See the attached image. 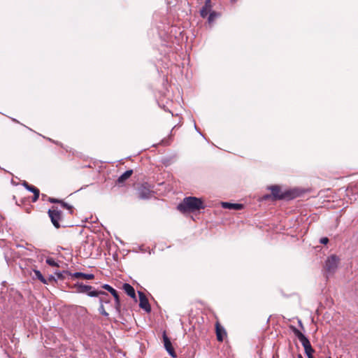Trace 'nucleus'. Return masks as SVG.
I'll list each match as a JSON object with an SVG mask.
<instances>
[{"label": "nucleus", "instance_id": "obj_1", "mask_svg": "<svg viewBox=\"0 0 358 358\" xmlns=\"http://www.w3.org/2000/svg\"><path fill=\"white\" fill-rule=\"evenodd\" d=\"M203 202L201 199L196 197L189 196L183 199V201L178 206V209L181 213H190L204 208Z\"/></svg>", "mask_w": 358, "mask_h": 358}, {"label": "nucleus", "instance_id": "obj_2", "mask_svg": "<svg viewBox=\"0 0 358 358\" xmlns=\"http://www.w3.org/2000/svg\"><path fill=\"white\" fill-rule=\"evenodd\" d=\"M292 330L295 336L299 338L303 346L308 358H313V353L314 352V350L311 347L309 340L297 329L292 327Z\"/></svg>", "mask_w": 358, "mask_h": 358}, {"label": "nucleus", "instance_id": "obj_3", "mask_svg": "<svg viewBox=\"0 0 358 358\" xmlns=\"http://www.w3.org/2000/svg\"><path fill=\"white\" fill-rule=\"evenodd\" d=\"M339 263V258L335 255H331L326 261L325 269L329 273H334Z\"/></svg>", "mask_w": 358, "mask_h": 358}, {"label": "nucleus", "instance_id": "obj_4", "mask_svg": "<svg viewBox=\"0 0 358 358\" xmlns=\"http://www.w3.org/2000/svg\"><path fill=\"white\" fill-rule=\"evenodd\" d=\"M51 222L56 228H59V221L62 220V212L57 208H52L48 211Z\"/></svg>", "mask_w": 358, "mask_h": 358}, {"label": "nucleus", "instance_id": "obj_5", "mask_svg": "<svg viewBox=\"0 0 358 358\" xmlns=\"http://www.w3.org/2000/svg\"><path fill=\"white\" fill-rule=\"evenodd\" d=\"M92 287L89 285H85L83 284L78 285V289L79 292L87 293L90 296H98L99 295H106L104 292H98L96 290H92Z\"/></svg>", "mask_w": 358, "mask_h": 358}, {"label": "nucleus", "instance_id": "obj_6", "mask_svg": "<svg viewBox=\"0 0 358 358\" xmlns=\"http://www.w3.org/2000/svg\"><path fill=\"white\" fill-rule=\"evenodd\" d=\"M103 288L106 289L107 291H108L114 296L115 306L113 307V309H115L116 310V312L119 313L120 308V301L119 295H118L117 291L108 285H103Z\"/></svg>", "mask_w": 358, "mask_h": 358}, {"label": "nucleus", "instance_id": "obj_7", "mask_svg": "<svg viewBox=\"0 0 358 358\" xmlns=\"http://www.w3.org/2000/svg\"><path fill=\"white\" fill-rule=\"evenodd\" d=\"M163 341H164V345L166 351L169 352V354L172 356L173 357H176V355L175 353L174 349L172 347L171 343L169 340V338L166 336L165 334L163 335Z\"/></svg>", "mask_w": 358, "mask_h": 358}, {"label": "nucleus", "instance_id": "obj_8", "mask_svg": "<svg viewBox=\"0 0 358 358\" xmlns=\"http://www.w3.org/2000/svg\"><path fill=\"white\" fill-rule=\"evenodd\" d=\"M268 189L271 191L272 195L275 199H280L285 198V194L282 192L281 189L279 186L273 185L269 187Z\"/></svg>", "mask_w": 358, "mask_h": 358}, {"label": "nucleus", "instance_id": "obj_9", "mask_svg": "<svg viewBox=\"0 0 358 358\" xmlns=\"http://www.w3.org/2000/svg\"><path fill=\"white\" fill-rule=\"evenodd\" d=\"M139 294V300L140 303L139 306L141 308L144 309L147 312L150 310V306L149 305L148 301L146 299L145 296L142 292H138Z\"/></svg>", "mask_w": 358, "mask_h": 358}, {"label": "nucleus", "instance_id": "obj_10", "mask_svg": "<svg viewBox=\"0 0 358 358\" xmlns=\"http://www.w3.org/2000/svg\"><path fill=\"white\" fill-rule=\"evenodd\" d=\"M211 10V4H210V0H206L205 5L201 10V15L203 17H206L209 13H210Z\"/></svg>", "mask_w": 358, "mask_h": 358}, {"label": "nucleus", "instance_id": "obj_11", "mask_svg": "<svg viewBox=\"0 0 358 358\" xmlns=\"http://www.w3.org/2000/svg\"><path fill=\"white\" fill-rule=\"evenodd\" d=\"M222 206L224 208L227 209H234V210H241L243 208V205L239 203H231L228 202H222Z\"/></svg>", "mask_w": 358, "mask_h": 358}, {"label": "nucleus", "instance_id": "obj_12", "mask_svg": "<svg viewBox=\"0 0 358 358\" xmlns=\"http://www.w3.org/2000/svg\"><path fill=\"white\" fill-rule=\"evenodd\" d=\"M123 289L124 292L131 297L135 299L136 298V293L135 290L129 284L125 283L123 285Z\"/></svg>", "mask_w": 358, "mask_h": 358}, {"label": "nucleus", "instance_id": "obj_13", "mask_svg": "<svg viewBox=\"0 0 358 358\" xmlns=\"http://www.w3.org/2000/svg\"><path fill=\"white\" fill-rule=\"evenodd\" d=\"M132 173L133 171L131 170H128L127 171H125L123 174H122L118 180H117V182L119 184H121V183H123L126 180H127L128 178H129L131 177V176L132 175Z\"/></svg>", "mask_w": 358, "mask_h": 358}, {"label": "nucleus", "instance_id": "obj_14", "mask_svg": "<svg viewBox=\"0 0 358 358\" xmlns=\"http://www.w3.org/2000/svg\"><path fill=\"white\" fill-rule=\"evenodd\" d=\"M73 277L76 278H83L87 280H92L94 278L93 274H86L83 273L77 272L73 274Z\"/></svg>", "mask_w": 358, "mask_h": 358}, {"label": "nucleus", "instance_id": "obj_15", "mask_svg": "<svg viewBox=\"0 0 358 358\" xmlns=\"http://www.w3.org/2000/svg\"><path fill=\"white\" fill-rule=\"evenodd\" d=\"M216 333H217V340L220 341H222L224 335L225 334L224 330L221 329L218 326H217Z\"/></svg>", "mask_w": 358, "mask_h": 358}, {"label": "nucleus", "instance_id": "obj_16", "mask_svg": "<svg viewBox=\"0 0 358 358\" xmlns=\"http://www.w3.org/2000/svg\"><path fill=\"white\" fill-rule=\"evenodd\" d=\"M34 274L36 275V277L40 280L44 284H46L47 283V281L44 278V277L43 276V275L41 274V273L38 271V270H34Z\"/></svg>", "mask_w": 358, "mask_h": 358}, {"label": "nucleus", "instance_id": "obj_17", "mask_svg": "<svg viewBox=\"0 0 358 358\" xmlns=\"http://www.w3.org/2000/svg\"><path fill=\"white\" fill-rule=\"evenodd\" d=\"M46 263L52 267H58L59 266L58 263L54 259H52L51 257H48L46 259Z\"/></svg>", "mask_w": 358, "mask_h": 358}, {"label": "nucleus", "instance_id": "obj_18", "mask_svg": "<svg viewBox=\"0 0 358 358\" xmlns=\"http://www.w3.org/2000/svg\"><path fill=\"white\" fill-rule=\"evenodd\" d=\"M150 192L148 190H145L139 192V196L141 199H146L149 196Z\"/></svg>", "mask_w": 358, "mask_h": 358}, {"label": "nucleus", "instance_id": "obj_19", "mask_svg": "<svg viewBox=\"0 0 358 358\" xmlns=\"http://www.w3.org/2000/svg\"><path fill=\"white\" fill-rule=\"evenodd\" d=\"M99 312H100L101 314H102V315H103L105 316H108V313L106 312L103 304H101L100 308H99Z\"/></svg>", "mask_w": 358, "mask_h": 358}, {"label": "nucleus", "instance_id": "obj_20", "mask_svg": "<svg viewBox=\"0 0 358 358\" xmlns=\"http://www.w3.org/2000/svg\"><path fill=\"white\" fill-rule=\"evenodd\" d=\"M217 14L215 12H212L210 13L208 16V22L209 23H211L213 22L214 19L216 17Z\"/></svg>", "mask_w": 358, "mask_h": 358}, {"label": "nucleus", "instance_id": "obj_21", "mask_svg": "<svg viewBox=\"0 0 358 358\" xmlns=\"http://www.w3.org/2000/svg\"><path fill=\"white\" fill-rule=\"evenodd\" d=\"M106 295H101L102 296L100 297V302H101V304H103V303H108L109 302V300L108 299H106V297L108 296V294L106 293Z\"/></svg>", "mask_w": 358, "mask_h": 358}, {"label": "nucleus", "instance_id": "obj_22", "mask_svg": "<svg viewBox=\"0 0 358 358\" xmlns=\"http://www.w3.org/2000/svg\"><path fill=\"white\" fill-rule=\"evenodd\" d=\"M60 203L63 208L69 209V210L71 208V206H70L68 203H66L63 201H61Z\"/></svg>", "mask_w": 358, "mask_h": 358}, {"label": "nucleus", "instance_id": "obj_23", "mask_svg": "<svg viewBox=\"0 0 358 358\" xmlns=\"http://www.w3.org/2000/svg\"><path fill=\"white\" fill-rule=\"evenodd\" d=\"M25 187H27V189H29V191L31 192H34V189H36V187H34V186H31V185H29L27 184H25Z\"/></svg>", "mask_w": 358, "mask_h": 358}, {"label": "nucleus", "instance_id": "obj_24", "mask_svg": "<svg viewBox=\"0 0 358 358\" xmlns=\"http://www.w3.org/2000/svg\"><path fill=\"white\" fill-rule=\"evenodd\" d=\"M328 242H329V239L327 237H324L320 239V243L322 244H327Z\"/></svg>", "mask_w": 358, "mask_h": 358}, {"label": "nucleus", "instance_id": "obj_25", "mask_svg": "<svg viewBox=\"0 0 358 358\" xmlns=\"http://www.w3.org/2000/svg\"><path fill=\"white\" fill-rule=\"evenodd\" d=\"M33 193L36 194V196H39V190L37 188L34 189Z\"/></svg>", "mask_w": 358, "mask_h": 358}, {"label": "nucleus", "instance_id": "obj_26", "mask_svg": "<svg viewBox=\"0 0 358 358\" xmlns=\"http://www.w3.org/2000/svg\"><path fill=\"white\" fill-rule=\"evenodd\" d=\"M49 201H50L51 203H57V202H59L57 199H49Z\"/></svg>", "mask_w": 358, "mask_h": 358}, {"label": "nucleus", "instance_id": "obj_27", "mask_svg": "<svg viewBox=\"0 0 358 358\" xmlns=\"http://www.w3.org/2000/svg\"><path fill=\"white\" fill-rule=\"evenodd\" d=\"M38 196H36V194H34V197L33 201H36L38 199Z\"/></svg>", "mask_w": 358, "mask_h": 358}, {"label": "nucleus", "instance_id": "obj_28", "mask_svg": "<svg viewBox=\"0 0 358 358\" xmlns=\"http://www.w3.org/2000/svg\"><path fill=\"white\" fill-rule=\"evenodd\" d=\"M300 358H302L301 357H300Z\"/></svg>", "mask_w": 358, "mask_h": 358}, {"label": "nucleus", "instance_id": "obj_29", "mask_svg": "<svg viewBox=\"0 0 358 358\" xmlns=\"http://www.w3.org/2000/svg\"><path fill=\"white\" fill-rule=\"evenodd\" d=\"M329 358H331V357H329Z\"/></svg>", "mask_w": 358, "mask_h": 358}]
</instances>
